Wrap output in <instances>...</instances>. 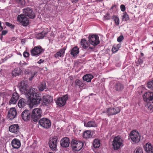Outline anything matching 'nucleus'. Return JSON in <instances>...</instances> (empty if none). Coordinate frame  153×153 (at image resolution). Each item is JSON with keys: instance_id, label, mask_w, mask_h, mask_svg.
<instances>
[{"instance_id": "1", "label": "nucleus", "mask_w": 153, "mask_h": 153, "mask_svg": "<svg viewBox=\"0 0 153 153\" xmlns=\"http://www.w3.org/2000/svg\"><path fill=\"white\" fill-rule=\"evenodd\" d=\"M25 96L30 100L31 105H37L39 104L42 99L41 97L37 92V89L33 88H31L27 92Z\"/></svg>"}, {"instance_id": "2", "label": "nucleus", "mask_w": 153, "mask_h": 153, "mask_svg": "<svg viewBox=\"0 0 153 153\" xmlns=\"http://www.w3.org/2000/svg\"><path fill=\"white\" fill-rule=\"evenodd\" d=\"M36 67L34 66L29 67L25 70V73L28 74L30 77V80H32L34 76L37 75V72L36 70Z\"/></svg>"}, {"instance_id": "3", "label": "nucleus", "mask_w": 153, "mask_h": 153, "mask_svg": "<svg viewBox=\"0 0 153 153\" xmlns=\"http://www.w3.org/2000/svg\"><path fill=\"white\" fill-rule=\"evenodd\" d=\"M120 111V109L119 107H110L106 108L103 113H106L109 116L117 114Z\"/></svg>"}, {"instance_id": "4", "label": "nucleus", "mask_w": 153, "mask_h": 153, "mask_svg": "<svg viewBox=\"0 0 153 153\" xmlns=\"http://www.w3.org/2000/svg\"><path fill=\"white\" fill-rule=\"evenodd\" d=\"M123 140L119 136H117L114 137L112 142L113 148L115 150L118 149L121 146H123Z\"/></svg>"}, {"instance_id": "5", "label": "nucleus", "mask_w": 153, "mask_h": 153, "mask_svg": "<svg viewBox=\"0 0 153 153\" xmlns=\"http://www.w3.org/2000/svg\"><path fill=\"white\" fill-rule=\"evenodd\" d=\"M42 116V110L39 108L34 109L32 113V118L33 121L36 122Z\"/></svg>"}, {"instance_id": "6", "label": "nucleus", "mask_w": 153, "mask_h": 153, "mask_svg": "<svg viewBox=\"0 0 153 153\" xmlns=\"http://www.w3.org/2000/svg\"><path fill=\"white\" fill-rule=\"evenodd\" d=\"M129 136L131 140L135 143H137L140 140V136L137 131H132L130 133Z\"/></svg>"}, {"instance_id": "7", "label": "nucleus", "mask_w": 153, "mask_h": 153, "mask_svg": "<svg viewBox=\"0 0 153 153\" xmlns=\"http://www.w3.org/2000/svg\"><path fill=\"white\" fill-rule=\"evenodd\" d=\"M17 21L19 23L24 26H27L29 23V20L24 14L19 15L17 17Z\"/></svg>"}, {"instance_id": "8", "label": "nucleus", "mask_w": 153, "mask_h": 153, "mask_svg": "<svg viewBox=\"0 0 153 153\" xmlns=\"http://www.w3.org/2000/svg\"><path fill=\"white\" fill-rule=\"evenodd\" d=\"M71 144L73 149L77 151L80 150L83 147L84 145L82 142L74 139L72 140Z\"/></svg>"}, {"instance_id": "9", "label": "nucleus", "mask_w": 153, "mask_h": 153, "mask_svg": "<svg viewBox=\"0 0 153 153\" xmlns=\"http://www.w3.org/2000/svg\"><path fill=\"white\" fill-rule=\"evenodd\" d=\"M39 125L45 128H48L51 125L50 120L48 118H43L40 119L39 121Z\"/></svg>"}, {"instance_id": "10", "label": "nucleus", "mask_w": 153, "mask_h": 153, "mask_svg": "<svg viewBox=\"0 0 153 153\" xmlns=\"http://www.w3.org/2000/svg\"><path fill=\"white\" fill-rule=\"evenodd\" d=\"M43 51V49L40 46H37L31 50V55L33 56L37 57L41 54Z\"/></svg>"}, {"instance_id": "11", "label": "nucleus", "mask_w": 153, "mask_h": 153, "mask_svg": "<svg viewBox=\"0 0 153 153\" xmlns=\"http://www.w3.org/2000/svg\"><path fill=\"white\" fill-rule=\"evenodd\" d=\"M57 141L58 138L56 136H52L50 138L49 141V146L52 150H55L56 149Z\"/></svg>"}, {"instance_id": "12", "label": "nucleus", "mask_w": 153, "mask_h": 153, "mask_svg": "<svg viewBox=\"0 0 153 153\" xmlns=\"http://www.w3.org/2000/svg\"><path fill=\"white\" fill-rule=\"evenodd\" d=\"M88 38L89 42L90 44L95 46L99 44L100 41L99 37L97 35H93L89 36Z\"/></svg>"}, {"instance_id": "13", "label": "nucleus", "mask_w": 153, "mask_h": 153, "mask_svg": "<svg viewBox=\"0 0 153 153\" xmlns=\"http://www.w3.org/2000/svg\"><path fill=\"white\" fill-rule=\"evenodd\" d=\"M24 15L28 16L30 18L33 19L35 16V15L32 9L30 7H27L23 9Z\"/></svg>"}, {"instance_id": "14", "label": "nucleus", "mask_w": 153, "mask_h": 153, "mask_svg": "<svg viewBox=\"0 0 153 153\" xmlns=\"http://www.w3.org/2000/svg\"><path fill=\"white\" fill-rule=\"evenodd\" d=\"M143 97L144 101L153 103V92H146L144 94Z\"/></svg>"}, {"instance_id": "15", "label": "nucleus", "mask_w": 153, "mask_h": 153, "mask_svg": "<svg viewBox=\"0 0 153 153\" xmlns=\"http://www.w3.org/2000/svg\"><path fill=\"white\" fill-rule=\"evenodd\" d=\"M68 99V96L65 95L63 97L58 98L56 101V104L59 106H64Z\"/></svg>"}, {"instance_id": "16", "label": "nucleus", "mask_w": 153, "mask_h": 153, "mask_svg": "<svg viewBox=\"0 0 153 153\" xmlns=\"http://www.w3.org/2000/svg\"><path fill=\"white\" fill-rule=\"evenodd\" d=\"M17 112L14 108H11L8 112L7 116L10 120L13 119L16 117Z\"/></svg>"}, {"instance_id": "17", "label": "nucleus", "mask_w": 153, "mask_h": 153, "mask_svg": "<svg viewBox=\"0 0 153 153\" xmlns=\"http://www.w3.org/2000/svg\"><path fill=\"white\" fill-rule=\"evenodd\" d=\"M19 95L17 93H13L12 94V97L9 102L10 104H16L19 99Z\"/></svg>"}, {"instance_id": "18", "label": "nucleus", "mask_w": 153, "mask_h": 153, "mask_svg": "<svg viewBox=\"0 0 153 153\" xmlns=\"http://www.w3.org/2000/svg\"><path fill=\"white\" fill-rule=\"evenodd\" d=\"M30 113L29 111L25 110L22 113L21 115L22 119L25 121L29 120L30 117Z\"/></svg>"}, {"instance_id": "19", "label": "nucleus", "mask_w": 153, "mask_h": 153, "mask_svg": "<svg viewBox=\"0 0 153 153\" xmlns=\"http://www.w3.org/2000/svg\"><path fill=\"white\" fill-rule=\"evenodd\" d=\"M69 143V140L66 137L63 138L60 141V145L63 147L66 148L68 147Z\"/></svg>"}, {"instance_id": "20", "label": "nucleus", "mask_w": 153, "mask_h": 153, "mask_svg": "<svg viewBox=\"0 0 153 153\" xmlns=\"http://www.w3.org/2000/svg\"><path fill=\"white\" fill-rule=\"evenodd\" d=\"M11 145L13 148L18 149L20 147L21 143L19 140L17 139H14L12 140Z\"/></svg>"}, {"instance_id": "21", "label": "nucleus", "mask_w": 153, "mask_h": 153, "mask_svg": "<svg viewBox=\"0 0 153 153\" xmlns=\"http://www.w3.org/2000/svg\"><path fill=\"white\" fill-rule=\"evenodd\" d=\"M10 131L16 133L19 131V126L18 124H13L10 126L9 128Z\"/></svg>"}, {"instance_id": "22", "label": "nucleus", "mask_w": 153, "mask_h": 153, "mask_svg": "<svg viewBox=\"0 0 153 153\" xmlns=\"http://www.w3.org/2000/svg\"><path fill=\"white\" fill-rule=\"evenodd\" d=\"M144 148L147 153H153V147L150 143H148L144 145Z\"/></svg>"}, {"instance_id": "23", "label": "nucleus", "mask_w": 153, "mask_h": 153, "mask_svg": "<svg viewBox=\"0 0 153 153\" xmlns=\"http://www.w3.org/2000/svg\"><path fill=\"white\" fill-rule=\"evenodd\" d=\"M43 101L46 104H48L53 101V98L49 95H46L43 96Z\"/></svg>"}, {"instance_id": "24", "label": "nucleus", "mask_w": 153, "mask_h": 153, "mask_svg": "<svg viewBox=\"0 0 153 153\" xmlns=\"http://www.w3.org/2000/svg\"><path fill=\"white\" fill-rule=\"evenodd\" d=\"M65 49H66L64 48L60 49L59 51L54 54L55 57L58 58L59 57H63L64 55Z\"/></svg>"}, {"instance_id": "25", "label": "nucleus", "mask_w": 153, "mask_h": 153, "mask_svg": "<svg viewBox=\"0 0 153 153\" xmlns=\"http://www.w3.org/2000/svg\"><path fill=\"white\" fill-rule=\"evenodd\" d=\"M85 126L88 127H96L97 126V124L94 121H89L87 123H84Z\"/></svg>"}, {"instance_id": "26", "label": "nucleus", "mask_w": 153, "mask_h": 153, "mask_svg": "<svg viewBox=\"0 0 153 153\" xmlns=\"http://www.w3.org/2000/svg\"><path fill=\"white\" fill-rule=\"evenodd\" d=\"M79 53V48L76 46L73 48L71 50V54L73 57L76 56Z\"/></svg>"}, {"instance_id": "27", "label": "nucleus", "mask_w": 153, "mask_h": 153, "mask_svg": "<svg viewBox=\"0 0 153 153\" xmlns=\"http://www.w3.org/2000/svg\"><path fill=\"white\" fill-rule=\"evenodd\" d=\"M124 86L122 84L120 83H118L116 84L114 88L115 89L119 91H122L123 89Z\"/></svg>"}, {"instance_id": "28", "label": "nucleus", "mask_w": 153, "mask_h": 153, "mask_svg": "<svg viewBox=\"0 0 153 153\" xmlns=\"http://www.w3.org/2000/svg\"><path fill=\"white\" fill-rule=\"evenodd\" d=\"M94 78L93 76L91 74H87L83 77V80L88 82H90L91 80Z\"/></svg>"}, {"instance_id": "29", "label": "nucleus", "mask_w": 153, "mask_h": 153, "mask_svg": "<svg viewBox=\"0 0 153 153\" xmlns=\"http://www.w3.org/2000/svg\"><path fill=\"white\" fill-rule=\"evenodd\" d=\"M83 137L84 138H89L92 137L91 132L90 130H87L85 131L83 134Z\"/></svg>"}, {"instance_id": "30", "label": "nucleus", "mask_w": 153, "mask_h": 153, "mask_svg": "<svg viewBox=\"0 0 153 153\" xmlns=\"http://www.w3.org/2000/svg\"><path fill=\"white\" fill-rule=\"evenodd\" d=\"M87 41L85 39H82L81 41V46L84 49H86L88 47Z\"/></svg>"}, {"instance_id": "31", "label": "nucleus", "mask_w": 153, "mask_h": 153, "mask_svg": "<svg viewBox=\"0 0 153 153\" xmlns=\"http://www.w3.org/2000/svg\"><path fill=\"white\" fill-rule=\"evenodd\" d=\"M48 33V32L45 31H42V32L38 33L36 36V37L38 39H41L44 37Z\"/></svg>"}, {"instance_id": "32", "label": "nucleus", "mask_w": 153, "mask_h": 153, "mask_svg": "<svg viewBox=\"0 0 153 153\" xmlns=\"http://www.w3.org/2000/svg\"><path fill=\"white\" fill-rule=\"evenodd\" d=\"M100 140L97 139L94 140L93 146L95 148H99L100 146Z\"/></svg>"}, {"instance_id": "33", "label": "nucleus", "mask_w": 153, "mask_h": 153, "mask_svg": "<svg viewBox=\"0 0 153 153\" xmlns=\"http://www.w3.org/2000/svg\"><path fill=\"white\" fill-rule=\"evenodd\" d=\"M25 104V99L23 98H22L19 100L18 105L19 108H22L24 107Z\"/></svg>"}, {"instance_id": "34", "label": "nucleus", "mask_w": 153, "mask_h": 153, "mask_svg": "<svg viewBox=\"0 0 153 153\" xmlns=\"http://www.w3.org/2000/svg\"><path fill=\"white\" fill-rule=\"evenodd\" d=\"M39 90L41 91H42L44 89H46V83L45 82H42L39 86Z\"/></svg>"}, {"instance_id": "35", "label": "nucleus", "mask_w": 153, "mask_h": 153, "mask_svg": "<svg viewBox=\"0 0 153 153\" xmlns=\"http://www.w3.org/2000/svg\"><path fill=\"white\" fill-rule=\"evenodd\" d=\"M146 108H147V110L149 113L153 111V105L150 104H148L146 106Z\"/></svg>"}, {"instance_id": "36", "label": "nucleus", "mask_w": 153, "mask_h": 153, "mask_svg": "<svg viewBox=\"0 0 153 153\" xmlns=\"http://www.w3.org/2000/svg\"><path fill=\"white\" fill-rule=\"evenodd\" d=\"M112 19L114 22L115 24L117 25H118L119 24V19L116 16H114L112 17Z\"/></svg>"}, {"instance_id": "37", "label": "nucleus", "mask_w": 153, "mask_h": 153, "mask_svg": "<svg viewBox=\"0 0 153 153\" xmlns=\"http://www.w3.org/2000/svg\"><path fill=\"white\" fill-rule=\"evenodd\" d=\"M20 73V71L17 69H14L12 72L11 74L13 76L19 75Z\"/></svg>"}, {"instance_id": "38", "label": "nucleus", "mask_w": 153, "mask_h": 153, "mask_svg": "<svg viewBox=\"0 0 153 153\" xmlns=\"http://www.w3.org/2000/svg\"><path fill=\"white\" fill-rule=\"evenodd\" d=\"M122 20L123 21H127L129 20V18L126 12H125L123 13L122 16Z\"/></svg>"}, {"instance_id": "39", "label": "nucleus", "mask_w": 153, "mask_h": 153, "mask_svg": "<svg viewBox=\"0 0 153 153\" xmlns=\"http://www.w3.org/2000/svg\"><path fill=\"white\" fill-rule=\"evenodd\" d=\"M75 83L76 85H77L79 87H82L83 85V83L82 81L78 79H77L76 80Z\"/></svg>"}, {"instance_id": "40", "label": "nucleus", "mask_w": 153, "mask_h": 153, "mask_svg": "<svg viewBox=\"0 0 153 153\" xmlns=\"http://www.w3.org/2000/svg\"><path fill=\"white\" fill-rule=\"evenodd\" d=\"M147 86L148 88L153 90V80L148 82Z\"/></svg>"}, {"instance_id": "41", "label": "nucleus", "mask_w": 153, "mask_h": 153, "mask_svg": "<svg viewBox=\"0 0 153 153\" xmlns=\"http://www.w3.org/2000/svg\"><path fill=\"white\" fill-rule=\"evenodd\" d=\"M20 90L23 92L25 93L26 92V87L25 85H21L20 86Z\"/></svg>"}, {"instance_id": "42", "label": "nucleus", "mask_w": 153, "mask_h": 153, "mask_svg": "<svg viewBox=\"0 0 153 153\" xmlns=\"http://www.w3.org/2000/svg\"><path fill=\"white\" fill-rule=\"evenodd\" d=\"M16 2L20 6H23L25 3V0H16Z\"/></svg>"}, {"instance_id": "43", "label": "nucleus", "mask_w": 153, "mask_h": 153, "mask_svg": "<svg viewBox=\"0 0 153 153\" xmlns=\"http://www.w3.org/2000/svg\"><path fill=\"white\" fill-rule=\"evenodd\" d=\"M103 19L104 20H108L111 19V16L109 13H106L104 16Z\"/></svg>"}, {"instance_id": "44", "label": "nucleus", "mask_w": 153, "mask_h": 153, "mask_svg": "<svg viewBox=\"0 0 153 153\" xmlns=\"http://www.w3.org/2000/svg\"><path fill=\"white\" fill-rule=\"evenodd\" d=\"M5 23L6 26L9 27L12 29L14 28L15 27L14 25H13L12 24L8 22H5Z\"/></svg>"}, {"instance_id": "45", "label": "nucleus", "mask_w": 153, "mask_h": 153, "mask_svg": "<svg viewBox=\"0 0 153 153\" xmlns=\"http://www.w3.org/2000/svg\"><path fill=\"white\" fill-rule=\"evenodd\" d=\"M134 153H143L142 149L140 148H136L134 151Z\"/></svg>"}, {"instance_id": "46", "label": "nucleus", "mask_w": 153, "mask_h": 153, "mask_svg": "<svg viewBox=\"0 0 153 153\" xmlns=\"http://www.w3.org/2000/svg\"><path fill=\"white\" fill-rule=\"evenodd\" d=\"M124 37L123 36L121 35L119 36L117 39L118 42H121L123 40Z\"/></svg>"}, {"instance_id": "47", "label": "nucleus", "mask_w": 153, "mask_h": 153, "mask_svg": "<svg viewBox=\"0 0 153 153\" xmlns=\"http://www.w3.org/2000/svg\"><path fill=\"white\" fill-rule=\"evenodd\" d=\"M118 50V49L117 48V47H116V46H113L112 49V51L113 52V53H115Z\"/></svg>"}, {"instance_id": "48", "label": "nucleus", "mask_w": 153, "mask_h": 153, "mask_svg": "<svg viewBox=\"0 0 153 153\" xmlns=\"http://www.w3.org/2000/svg\"><path fill=\"white\" fill-rule=\"evenodd\" d=\"M24 56L25 58L29 56V53L28 52L25 51L23 53Z\"/></svg>"}, {"instance_id": "49", "label": "nucleus", "mask_w": 153, "mask_h": 153, "mask_svg": "<svg viewBox=\"0 0 153 153\" xmlns=\"http://www.w3.org/2000/svg\"><path fill=\"white\" fill-rule=\"evenodd\" d=\"M120 9L123 12H124L126 10L125 6L123 4H122L120 5Z\"/></svg>"}, {"instance_id": "50", "label": "nucleus", "mask_w": 153, "mask_h": 153, "mask_svg": "<svg viewBox=\"0 0 153 153\" xmlns=\"http://www.w3.org/2000/svg\"><path fill=\"white\" fill-rule=\"evenodd\" d=\"M44 62V60L40 59L39 60V61L37 62V63L39 64H40L41 63H43Z\"/></svg>"}, {"instance_id": "51", "label": "nucleus", "mask_w": 153, "mask_h": 153, "mask_svg": "<svg viewBox=\"0 0 153 153\" xmlns=\"http://www.w3.org/2000/svg\"><path fill=\"white\" fill-rule=\"evenodd\" d=\"M7 32L6 30H3L2 31V34L3 35H5Z\"/></svg>"}, {"instance_id": "52", "label": "nucleus", "mask_w": 153, "mask_h": 153, "mask_svg": "<svg viewBox=\"0 0 153 153\" xmlns=\"http://www.w3.org/2000/svg\"><path fill=\"white\" fill-rule=\"evenodd\" d=\"M79 0H71L72 2L76 3Z\"/></svg>"}, {"instance_id": "53", "label": "nucleus", "mask_w": 153, "mask_h": 153, "mask_svg": "<svg viewBox=\"0 0 153 153\" xmlns=\"http://www.w3.org/2000/svg\"><path fill=\"white\" fill-rule=\"evenodd\" d=\"M3 28V27L1 26V23L0 22V31L2 30Z\"/></svg>"}, {"instance_id": "54", "label": "nucleus", "mask_w": 153, "mask_h": 153, "mask_svg": "<svg viewBox=\"0 0 153 153\" xmlns=\"http://www.w3.org/2000/svg\"><path fill=\"white\" fill-rule=\"evenodd\" d=\"M116 47H117V48L119 50L120 48V44H118Z\"/></svg>"}, {"instance_id": "55", "label": "nucleus", "mask_w": 153, "mask_h": 153, "mask_svg": "<svg viewBox=\"0 0 153 153\" xmlns=\"http://www.w3.org/2000/svg\"><path fill=\"white\" fill-rule=\"evenodd\" d=\"M138 61H139L140 64H142L143 63V61L141 60V59H139L138 60Z\"/></svg>"}, {"instance_id": "56", "label": "nucleus", "mask_w": 153, "mask_h": 153, "mask_svg": "<svg viewBox=\"0 0 153 153\" xmlns=\"http://www.w3.org/2000/svg\"><path fill=\"white\" fill-rule=\"evenodd\" d=\"M28 65V63L24 62L22 64L23 65Z\"/></svg>"}, {"instance_id": "57", "label": "nucleus", "mask_w": 153, "mask_h": 153, "mask_svg": "<svg viewBox=\"0 0 153 153\" xmlns=\"http://www.w3.org/2000/svg\"><path fill=\"white\" fill-rule=\"evenodd\" d=\"M89 48L91 49V50H92L93 49V48L92 47H89Z\"/></svg>"}, {"instance_id": "58", "label": "nucleus", "mask_w": 153, "mask_h": 153, "mask_svg": "<svg viewBox=\"0 0 153 153\" xmlns=\"http://www.w3.org/2000/svg\"><path fill=\"white\" fill-rule=\"evenodd\" d=\"M98 1H103V0H97Z\"/></svg>"}, {"instance_id": "59", "label": "nucleus", "mask_w": 153, "mask_h": 153, "mask_svg": "<svg viewBox=\"0 0 153 153\" xmlns=\"http://www.w3.org/2000/svg\"><path fill=\"white\" fill-rule=\"evenodd\" d=\"M141 54L142 55V56H143V53H142Z\"/></svg>"}, {"instance_id": "60", "label": "nucleus", "mask_w": 153, "mask_h": 153, "mask_svg": "<svg viewBox=\"0 0 153 153\" xmlns=\"http://www.w3.org/2000/svg\"><path fill=\"white\" fill-rule=\"evenodd\" d=\"M83 56H85V55H83Z\"/></svg>"}, {"instance_id": "61", "label": "nucleus", "mask_w": 153, "mask_h": 153, "mask_svg": "<svg viewBox=\"0 0 153 153\" xmlns=\"http://www.w3.org/2000/svg\"><path fill=\"white\" fill-rule=\"evenodd\" d=\"M49 153H52V152H49Z\"/></svg>"}]
</instances>
